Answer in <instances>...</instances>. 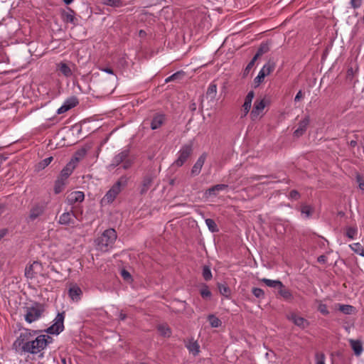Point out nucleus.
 Masks as SVG:
<instances>
[{"label": "nucleus", "instance_id": "obj_1", "mask_svg": "<svg viewBox=\"0 0 364 364\" xmlns=\"http://www.w3.org/2000/svg\"><path fill=\"white\" fill-rule=\"evenodd\" d=\"M37 331H33L32 338L25 353L37 354L44 350L50 343L53 338L48 335H40L36 337Z\"/></svg>", "mask_w": 364, "mask_h": 364}, {"label": "nucleus", "instance_id": "obj_2", "mask_svg": "<svg viewBox=\"0 0 364 364\" xmlns=\"http://www.w3.org/2000/svg\"><path fill=\"white\" fill-rule=\"evenodd\" d=\"M117 237V235L114 229L105 230L96 240L97 248L102 252H107L112 247Z\"/></svg>", "mask_w": 364, "mask_h": 364}, {"label": "nucleus", "instance_id": "obj_3", "mask_svg": "<svg viewBox=\"0 0 364 364\" xmlns=\"http://www.w3.org/2000/svg\"><path fill=\"white\" fill-rule=\"evenodd\" d=\"M122 164V168L125 170L132 167L134 164V158L130 155V149L125 148L119 153L116 154L110 164V166L115 168Z\"/></svg>", "mask_w": 364, "mask_h": 364}, {"label": "nucleus", "instance_id": "obj_4", "mask_svg": "<svg viewBox=\"0 0 364 364\" xmlns=\"http://www.w3.org/2000/svg\"><path fill=\"white\" fill-rule=\"evenodd\" d=\"M33 331L29 329H24L21 332L19 336L13 343V348L16 351L26 352L28 345L30 343V341L32 338Z\"/></svg>", "mask_w": 364, "mask_h": 364}, {"label": "nucleus", "instance_id": "obj_5", "mask_svg": "<svg viewBox=\"0 0 364 364\" xmlns=\"http://www.w3.org/2000/svg\"><path fill=\"white\" fill-rule=\"evenodd\" d=\"M44 309L42 304L35 302L30 306L25 307V320L31 323L41 318Z\"/></svg>", "mask_w": 364, "mask_h": 364}, {"label": "nucleus", "instance_id": "obj_6", "mask_svg": "<svg viewBox=\"0 0 364 364\" xmlns=\"http://www.w3.org/2000/svg\"><path fill=\"white\" fill-rule=\"evenodd\" d=\"M193 153V145L192 144H186L181 146V149L178 152V158L173 162V166L177 167L182 166L191 156Z\"/></svg>", "mask_w": 364, "mask_h": 364}, {"label": "nucleus", "instance_id": "obj_7", "mask_svg": "<svg viewBox=\"0 0 364 364\" xmlns=\"http://www.w3.org/2000/svg\"><path fill=\"white\" fill-rule=\"evenodd\" d=\"M274 68L275 63L271 60H269L266 64H264L259 72L257 76L254 79V87H257L264 80V77L273 72Z\"/></svg>", "mask_w": 364, "mask_h": 364}, {"label": "nucleus", "instance_id": "obj_8", "mask_svg": "<svg viewBox=\"0 0 364 364\" xmlns=\"http://www.w3.org/2000/svg\"><path fill=\"white\" fill-rule=\"evenodd\" d=\"M65 312L58 313L54 320V323L47 328L46 333L50 334H59L64 329Z\"/></svg>", "mask_w": 364, "mask_h": 364}, {"label": "nucleus", "instance_id": "obj_9", "mask_svg": "<svg viewBox=\"0 0 364 364\" xmlns=\"http://www.w3.org/2000/svg\"><path fill=\"white\" fill-rule=\"evenodd\" d=\"M46 209V204L44 203H36L32 205L29 211L28 218L33 221L41 216Z\"/></svg>", "mask_w": 364, "mask_h": 364}, {"label": "nucleus", "instance_id": "obj_10", "mask_svg": "<svg viewBox=\"0 0 364 364\" xmlns=\"http://www.w3.org/2000/svg\"><path fill=\"white\" fill-rule=\"evenodd\" d=\"M75 11L70 7L61 11V19L65 23H71L73 26L77 25V19L75 17Z\"/></svg>", "mask_w": 364, "mask_h": 364}, {"label": "nucleus", "instance_id": "obj_11", "mask_svg": "<svg viewBox=\"0 0 364 364\" xmlns=\"http://www.w3.org/2000/svg\"><path fill=\"white\" fill-rule=\"evenodd\" d=\"M266 107V102L264 99L256 100L255 101L252 110L250 112V117L252 120H255L258 118L259 114L262 112Z\"/></svg>", "mask_w": 364, "mask_h": 364}, {"label": "nucleus", "instance_id": "obj_12", "mask_svg": "<svg viewBox=\"0 0 364 364\" xmlns=\"http://www.w3.org/2000/svg\"><path fill=\"white\" fill-rule=\"evenodd\" d=\"M72 68H75V65L73 63H67L65 62L61 61L56 64L57 70L60 71L62 73V75L65 77H70L72 76Z\"/></svg>", "mask_w": 364, "mask_h": 364}, {"label": "nucleus", "instance_id": "obj_13", "mask_svg": "<svg viewBox=\"0 0 364 364\" xmlns=\"http://www.w3.org/2000/svg\"><path fill=\"white\" fill-rule=\"evenodd\" d=\"M41 263L35 261L31 264L26 266L25 269V277L27 279H33L41 270Z\"/></svg>", "mask_w": 364, "mask_h": 364}, {"label": "nucleus", "instance_id": "obj_14", "mask_svg": "<svg viewBox=\"0 0 364 364\" xmlns=\"http://www.w3.org/2000/svg\"><path fill=\"white\" fill-rule=\"evenodd\" d=\"M85 199V194L82 191H76L69 193L66 198V203L70 205H73L78 203H82Z\"/></svg>", "mask_w": 364, "mask_h": 364}, {"label": "nucleus", "instance_id": "obj_15", "mask_svg": "<svg viewBox=\"0 0 364 364\" xmlns=\"http://www.w3.org/2000/svg\"><path fill=\"white\" fill-rule=\"evenodd\" d=\"M154 179V176L151 173H148L143 177L139 191L141 195L147 193L153 184Z\"/></svg>", "mask_w": 364, "mask_h": 364}, {"label": "nucleus", "instance_id": "obj_16", "mask_svg": "<svg viewBox=\"0 0 364 364\" xmlns=\"http://www.w3.org/2000/svg\"><path fill=\"white\" fill-rule=\"evenodd\" d=\"M207 158V154L205 152L203 153L197 159L195 164L193 166L191 174L192 176H196L199 175V173L201 171V169L203 168V166L204 165V163Z\"/></svg>", "mask_w": 364, "mask_h": 364}, {"label": "nucleus", "instance_id": "obj_17", "mask_svg": "<svg viewBox=\"0 0 364 364\" xmlns=\"http://www.w3.org/2000/svg\"><path fill=\"white\" fill-rule=\"evenodd\" d=\"M309 122V116H306L302 120L299 122L298 128L294 132V136L296 137L302 136L306 132Z\"/></svg>", "mask_w": 364, "mask_h": 364}, {"label": "nucleus", "instance_id": "obj_18", "mask_svg": "<svg viewBox=\"0 0 364 364\" xmlns=\"http://www.w3.org/2000/svg\"><path fill=\"white\" fill-rule=\"evenodd\" d=\"M166 119V116L161 113H156L154 115L153 119H151L150 126L151 129L153 130L157 129L160 128L163 124L164 123Z\"/></svg>", "mask_w": 364, "mask_h": 364}, {"label": "nucleus", "instance_id": "obj_19", "mask_svg": "<svg viewBox=\"0 0 364 364\" xmlns=\"http://www.w3.org/2000/svg\"><path fill=\"white\" fill-rule=\"evenodd\" d=\"M75 214L73 210H70L69 212H65L60 216L58 223L60 225H73L74 224L73 218H75Z\"/></svg>", "mask_w": 364, "mask_h": 364}, {"label": "nucleus", "instance_id": "obj_20", "mask_svg": "<svg viewBox=\"0 0 364 364\" xmlns=\"http://www.w3.org/2000/svg\"><path fill=\"white\" fill-rule=\"evenodd\" d=\"M82 294L81 289L77 284H73L69 288L68 294L73 301H78Z\"/></svg>", "mask_w": 364, "mask_h": 364}, {"label": "nucleus", "instance_id": "obj_21", "mask_svg": "<svg viewBox=\"0 0 364 364\" xmlns=\"http://www.w3.org/2000/svg\"><path fill=\"white\" fill-rule=\"evenodd\" d=\"M119 193V192L112 186L103 197L102 201L105 203H111L114 200Z\"/></svg>", "mask_w": 364, "mask_h": 364}, {"label": "nucleus", "instance_id": "obj_22", "mask_svg": "<svg viewBox=\"0 0 364 364\" xmlns=\"http://www.w3.org/2000/svg\"><path fill=\"white\" fill-rule=\"evenodd\" d=\"M290 319L297 326L305 328L309 324V321L303 317L299 316L296 314H292Z\"/></svg>", "mask_w": 364, "mask_h": 364}, {"label": "nucleus", "instance_id": "obj_23", "mask_svg": "<svg viewBox=\"0 0 364 364\" xmlns=\"http://www.w3.org/2000/svg\"><path fill=\"white\" fill-rule=\"evenodd\" d=\"M279 294L287 301H292L294 299L291 291L283 284L282 286L279 288Z\"/></svg>", "mask_w": 364, "mask_h": 364}, {"label": "nucleus", "instance_id": "obj_24", "mask_svg": "<svg viewBox=\"0 0 364 364\" xmlns=\"http://www.w3.org/2000/svg\"><path fill=\"white\" fill-rule=\"evenodd\" d=\"M129 179L127 176H122L112 187L120 193L127 186Z\"/></svg>", "mask_w": 364, "mask_h": 364}, {"label": "nucleus", "instance_id": "obj_25", "mask_svg": "<svg viewBox=\"0 0 364 364\" xmlns=\"http://www.w3.org/2000/svg\"><path fill=\"white\" fill-rule=\"evenodd\" d=\"M74 169L75 167L73 166V163L67 164L62 169L59 178L65 181L72 174Z\"/></svg>", "mask_w": 364, "mask_h": 364}, {"label": "nucleus", "instance_id": "obj_26", "mask_svg": "<svg viewBox=\"0 0 364 364\" xmlns=\"http://www.w3.org/2000/svg\"><path fill=\"white\" fill-rule=\"evenodd\" d=\"M228 187L226 184H217L206 190L205 194L208 196H216L217 192L222 191Z\"/></svg>", "mask_w": 364, "mask_h": 364}, {"label": "nucleus", "instance_id": "obj_27", "mask_svg": "<svg viewBox=\"0 0 364 364\" xmlns=\"http://www.w3.org/2000/svg\"><path fill=\"white\" fill-rule=\"evenodd\" d=\"M352 349L356 355H360L363 350L361 341L358 340H350Z\"/></svg>", "mask_w": 364, "mask_h": 364}, {"label": "nucleus", "instance_id": "obj_28", "mask_svg": "<svg viewBox=\"0 0 364 364\" xmlns=\"http://www.w3.org/2000/svg\"><path fill=\"white\" fill-rule=\"evenodd\" d=\"M86 151L80 149L76 151L69 163H73V166L75 168L77 163L85 156Z\"/></svg>", "mask_w": 364, "mask_h": 364}, {"label": "nucleus", "instance_id": "obj_29", "mask_svg": "<svg viewBox=\"0 0 364 364\" xmlns=\"http://www.w3.org/2000/svg\"><path fill=\"white\" fill-rule=\"evenodd\" d=\"M269 50V46L267 43H261L260 46L257 50L256 54L255 55L254 58L255 59H258L260 56H262L263 54L267 53Z\"/></svg>", "mask_w": 364, "mask_h": 364}, {"label": "nucleus", "instance_id": "obj_30", "mask_svg": "<svg viewBox=\"0 0 364 364\" xmlns=\"http://www.w3.org/2000/svg\"><path fill=\"white\" fill-rule=\"evenodd\" d=\"M217 93V85L214 83L210 84L206 92V96L210 98V100H213L215 98Z\"/></svg>", "mask_w": 364, "mask_h": 364}, {"label": "nucleus", "instance_id": "obj_31", "mask_svg": "<svg viewBox=\"0 0 364 364\" xmlns=\"http://www.w3.org/2000/svg\"><path fill=\"white\" fill-rule=\"evenodd\" d=\"M65 181L58 178L54 185V192L55 194H58L63 191L65 186Z\"/></svg>", "mask_w": 364, "mask_h": 364}, {"label": "nucleus", "instance_id": "obj_32", "mask_svg": "<svg viewBox=\"0 0 364 364\" xmlns=\"http://www.w3.org/2000/svg\"><path fill=\"white\" fill-rule=\"evenodd\" d=\"M262 282H264L267 286L273 288H279L282 286V282L279 280H272L269 279H262Z\"/></svg>", "mask_w": 364, "mask_h": 364}, {"label": "nucleus", "instance_id": "obj_33", "mask_svg": "<svg viewBox=\"0 0 364 364\" xmlns=\"http://www.w3.org/2000/svg\"><path fill=\"white\" fill-rule=\"evenodd\" d=\"M186 347L188 350L194 355H198L200 351V346L196 341L190 342L188 345H186Z\"/></svg>", "mask_w": 364, "mask_h": 364}, {"label": "nucleus", "instance_id": "obj_34", "mask_svg": "<svg viewBox=\"0 0 364 364\" xmlns=\"http://www.w3.org/2000/svg\"><path fill=\"white\" fill-rule=\"evenodd\" d=\"M208 320L209 321L210 324L213 328H218L222 324L221 321L213 314L209 315L208 316Z\"/></svg>", "mask_w": 364, "mask_h": 364}, {"label": "nucleus", "instance_id": "obj_35", "mask_svg": "<svg viewBox=\"0 0 364 364\" xmlns=\"http://www.w3.org/2000/svg\"><path fill=\"white\" fill-rule=\"evenodd\" d=\"M158 331L160 334L164 337H170L171 331L170 328L166 325H159L158 326Z\"/></svg>", "mask_w": 364, "mask_h": 364}, {"label": "nucleus", "instance_id": "obj_36", "mask_svg": "<svg viewBox=\"0 0 364 364\" xmlns=\"http://www.w3.org/2000/svg\"><path fill=\"white\" fill-rule=\"evenodd\" d=\"M350 247L355 253L364 257V248L359 242L353 243Z\"/></svg>", "mask_w": 364, "mask_h": 364}, {"label": "nucleus", "instance_id": "obj_37", "mask_svg": "<svg viewBox=\"0 0 364 364\" xmlns=\"http://www.w3.org/2000/svg\"><path fill=\"white\" fill-rule=\"evenodd\" d=\"M79 102L76 97H71L68 99H67L64 104L67 105V107L70 109L73 107H75L77 105H78Z\"/></svg>", "mask_w": 364, "mask_h": 364}, {"label": "nucleus", "instance_id": "obj_38", "mask_svg": "<svg viewBox=\"0 0 364 364\" xmlns=\"http://www.w3.org/2000/svg\"><path fill=\"white\" fill-rule=\"evenodd\" d=\"M256 60L257 59H255L253 57L252 59L250 61V63L247 65V66L245 67L242 72V77H246L249 75L250 70L254 67Z\"/></svg>", "mask_w": 364, "mask_h": 364}, {"label": "nucleus", "instance_id": "obj_39", "mask_svg": "<svg viewBox=\"0 0 364 364\" xmlns=\"http://www.w3.org/2000/svg\"><path fill=\"white\" fill-rule=\"evenodd\" d=\"M205 224L208 226V229L212 232H216L218 231V228L217 225H216L215 222L214 221V220H213L211 218H208L205 220Z\"/></svg>", "mask_w": 364, "mask_h": 364}, {"label": "nucleus", "instance_id": "obj_40", "mask_svg": "<svg viewBox=\"0 0 364 364\" xmlns=\"http://www.w3.org/2000/svg\"><path fill=\"white\" fill-rule=\"evenodd\" d=\"M354 307L351 305L341 304L339 310L345 314H351L354 310Z\"/></svg>", "mask_w": 364, "mask_h": 364}, {"label": "nucleus", "instance_id": "obj_41", "mask_svg": "<svg viewBox=\"0 0 364 364\" xmlns=\"http://www.w3.org/2000/svg\"><path fill=\"white\" fill-rule=\"evenodd\" d=\"M313 208L308 205H303L301 208V212L302 214H304L306 218H309L311 216L313 213Z\"/></svg>", "mask_w": 364, "mask_h": 364}, {"label": "nucleus", "instance_id": "obj_42", "mask_svg": "<svg viewBox=\"0 0 364 364\" xmlns=\"http://www.w3.org/2000/svg\"><path fill=\"white\" fill-rule=\"evenodd\" d=\"M105 4L113 7H121L124 6L122 0H106Z\"/></svg>", "mask_w": 364, "mask_h": 364}, {"label": "nucleus", "instance_id": "obj_43", "mask_svg": "<svg viewBox=\"0 0 364 364\" xmlns=\"http://www.w3.org/2000/svg\"><path fill=\"white\" fill-rule=\"evenodd\" d=\"M203 277L205 281H209L212 279V273L208 266H204L203 268Z\"/></svg>", "mask_w": 364, "mask_h": 364}, {"label": "nucleus", "instance_id": "obj_44", "mask_svg": "<svg viewBox=\"0 0 364 364\" xmlns=\"http://www.w3.org/2000/svg\"><path fill=\"white\" fill-rule=\"evenodd\" d=\"M252 292L253 295L257 298L263 299L264 297V292L260 288L254 287L252 290Z\"/></svg>", "mask_w": 364, "mask_h": 364}, {"label": "nucleus", "instance_id": "obj_45", "mask_svg": "<svg viewBox=\"0 0 364 364\" xmlns=\"http://www.w3.org/2000/svg\"><path fill=\"white\" fill-rule=\"evenodd\" d=\"M218 289L221 294L228 296L230 293V289L225 284H219Z\"/></svg>", "mask_w": 364, "mask_h": 364}, {"label": "nucleus", "instance_id": "obj_46", "mask_svg": "<svg viewBox=\"0 0 364 364\" xmlns=\"http://www.w3.org/2000/svg\"><path fill=\"white\" fill-rule=\"evenodd\" d=\"M357 234V229L355 228L349 227L346 230V236L350 239H353Z\"/></svg>", "mask_w": 364, "mask_h": 364}, {"label": "nucleus", "instance_id": "obj_47", "mask_svg": "<svg viewBox=\"0 0 364 364\" xmlns=\"http://www.w3.org/2000/svg\"><path fill=\"white\" fill-rule=\"evenodd\" d=\"M318 311L324 316L329 314L327 306L325 304L320 303L318 306Z\"/></svg>", "mask_w": 364, "mask_h": 364}, {"label": "nucleus", "instance_id": "obj_48", "mask_svg": "<svg viewBox=\"0 0 364 364\" xmlns=\"http://www.w3.org/2000/svg\"><path fill=\"white\" fill-rule=\"evenodd\" d=\"M316 364H325V355L323 353H316Z\"/></svg>", "mask_w": 364, "mask_h": 364}, {"label": "nucleus", "instance_id": "obj_49", "mask_svg": "<svg viewBox=\"0 0 364 364\" xmlns=\"http://www.w3.org/2000/svg\"><path fill=\"white\" fill-rule=\"evenodd\" d=\"M363 0H350V4L353 9H359L363 4Z\"/></svg>", "mask_w": 364, "mask_h": 364}, {"label": "nucleus", "instance_id": "obj_50", "mask_svg": "<svg viewBox=\"0 0 364 364\" xmlns=\"http://www.w3.org/2000/svg\"><path fill=\"white\" fill-rule=\"evenodd\" d=\"M200 295L204 299H206V298H209L211 296V292L208 289V287L205 286L204 288H203L201 290H200Z\"/></svg>", "mask_w": 364, "mask_h": 364}, {"label": "nucleus", "instance_id": "obj_51", "mask_svg": "<svg viewBox=\"0 0 364 364\" xmlns=\"http://www.w3.org/2000/svg\"><path fill=\"white\" fill-rule=\"evenodd\" d=\"M185 72L183 70L178 71L173 74V77L176 80H181L185 76Z\"/></svg>", "mask_w": 364, "mask_h": 364}, {"label": "nucleus", "instance_id": "obj_52", "mask_svg": "<svg viewBox=\"0 0 364 364\" xmlns=\"http://www.w3.org/2000/svg\"><path fill=\"white\" fill-rule=\"evenodd\" d=\"M300 197L299 193L296 190H292L289 193V198L294 200H298Z\"/></svg>", "mask_w": 364, "mask_h": 364}, {"label": "nucleus", "instance_id": "obj_53", "mask_svg": "<svg viewBox=\"0 0 364 364\" xmlns=\"http://www.w3.org/2000/svg\"><path fill=\"white\" fill-rule=\"evenodd\" d=\"M121 275L126 280H127L129 279H131L130 273L129 272H127V270H125V269H122V270Z\"/></svg>", "mask_w": 364, "mask_h": 364}, {"label": "nucleus", "instance_id": "obj_54", "mask_svg": "<svg viewBox=\"0 0 364 364\" xmlns=\"http://www.w3.org/2000/svg\"><path fill=\"white\" fill-rule=\"evenodd\" d=\"M69 109L67 107V105H65L64 103L63 105L58 109L57 113L58 114L65 113V112L68 111Z\"/></svg>", "mask_w": 364, "mask_h": 364}, {"label": "nucleus", "instance_id": "obj_55", "mask_svg": "<svg viewBox=\"0 0 364 364\" xmlns=\"http://www.w3.org/2000/svg\"><path fill=\"white\" fill-rule=\"evenodd\" d=\"M357 181L359 183L358 186H359L360 189H361L362 191H364V181L360 176H357Z\"/></svg>", "mask_w": 364, "mask_h": 364}, {"label": "nucleus", "instance_id": "obj_56", "mask_svg": "<svg viewBox=\"0 0 364 364\" xmlns=\"http://www.w3.org/2000/svg\"><path fill=\"white\" fill-rule=\"evenodd\" d=\"M8 232V229L6 228L0 229V240L7 235Z\"/></svg>", "mask_w": 364, "mask_h": 364}, {"label": "nucleus", "instance_id": "obj_57", "mask_svg": "<svg viewBox=\"0 0 364 364\" xmlns=\"http://www.w3.org/2000/svg\"><path fill=\"white\" fill-rule=\"evenodd\" d=\"M303 97V93L301 90H299L294 97L295 102H299Z\"/></svg>", "mask_w": 364, "mask_h": 364}, {"label": "nucleus", "instance_id": "obj_58", "mask_svg": "<svg viewBox=\"0 0 364 364\" xmlns=\"http://www.w3.org/2000/svg\"><path fill=\"white\" fill-rule=\"evenodd\" d=\"M327 260V258L325 255H320L318 258H317V261L319 262V263H326Z\"/></svg>", "mask_w": 364, "mask_h": 364}, {"label": "nucleus", "instance_id": "obj_59", "mask_svg": "<svg viewBox=\"0 0 364 364\" xmlns=\"http://www.w3.org/2000/svg\"><path fill=\"white\" fill-rule=\"evenodd\" d=\"M53 158L52 156L45 159L43 161V166H48L50 164V163L53 161Z\"/></svg>", "mask_w": 364, "mask_h": 364}, {"label": "nucleus", "instance_id": "obj_60", "mask_svg": "<svg viewBox=\"0 0 364 364\" xmlns=\"http://www.w3.org/2000/svg\"><path fill=\"white\" fill-rule=\"evenodd\" d=\"M100 70L103 72L108 73V74L114 75V70L110 68H100Z\"/></svg>", "mask_w": 364, "mask_h": 364}, {"label": "nucleus", "instance_id": "obj_61", "mask_svg": "<svg viewBox=\"0 0 364 364\" xmlns=\"http://www.w3.org/2000/svg\"><path fill=\"white\" fill-rule=\"evenodd\" d=\"M266 177H267L266 176L255 175V176H252L250 178L254 181H259V180H261L263 178H266Z\"/></svg>", "mask_w": 364, "mask_h": 364}, {"label": "nucleus", "instance_id": "obj_62", "mask_svg": "<svg viewBox=\"0 0 364 364\" xmlns=\"http://www.w3.org/2000/svg\"><path fill=\"white\" fill-rule=\"evenodd\" d=\"M254 97H255V92H254L253 90L250 91L247 93V95H246V97H247V98H249V99H250L252 100H253Z\"/></svg>", "mask_w": 364, "mask_h": 364}, {"label": "nucleus", "instance_id": "obj_63", "mask_svg": "<svg viewBox=\"0 0 364 364\" xmlns=\"http://www.w3.org/2000/svg\"><path fill=\"white\" fill-rule=\"evenodd\" d=\"M189 109L192 111V112H194L196 111V104L195 102H192L190 106H189Z\"/></svg>", "mask_w": 364, "mask_h": 364}, {"label": "nucleus", "instance_id": "obj_64", "mask_svg": "<svg viewBox=\"0 0 364 364\" xmlns=\"http://www.w3.org/2000/svg\"><path fill=\"white\" fill-rule=\"evenodd\" d=\"M242 107V109H248V110H250V108H251V105H250L247 103H243Z\"/></svg>", "mask_w": 364, "mask_h": 364}]
</instances>
